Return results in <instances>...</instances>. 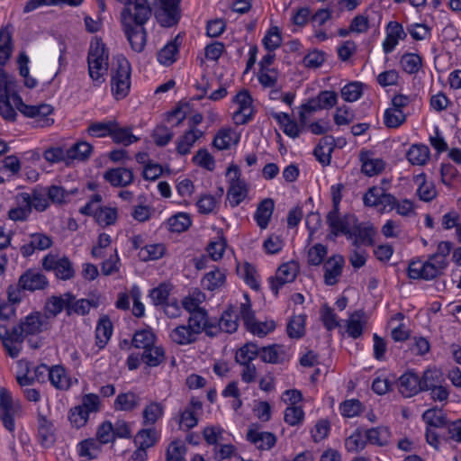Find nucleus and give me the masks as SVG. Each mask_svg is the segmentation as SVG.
Segmentation results:
<instances>
[{
    "label": "nucleus",
    "mask_w": 461,
    "mask_h": 461,
    "mask_svg": "<svg viewBox=\"0 0 461 461\" xmlns=\"http://www.w3.org/2000/svg\"><path fill=\"white\" fill-rule=\"evenodd\" d=\"M260 355V348L253 342H248L243 345L236 353L235 360L240 365L251 363Z\"/></svg>",
    "instance_id": "4c0bfd02"
},
{
    "label": "nucleus",
    "mask_w": 461,
    "mask_h": 461,
    "mask_svg": "<svg viewBox=\"0 0 461 461\" xmlns=\"http://www.w3.org/2000/svg\"><path fill=\"white\" fill-rule=\"evenodd\" d=\"M141 358L148 366H157L164 359V350L162 348L154 347L153 345L144 349Z\"/></svg>",
    "instance_id": "13d9d810"
},
{
    "label": "nucleus",
    "mask_w": 461,
    "mask_h": 461,
    "mask_svg": "<svg viewBox=\"0 0 461 461\" xmlns=\"http://www.w3.org/2000/svg\"><path fill=\"white\" fill-rule=\"evenodd\" d=\"M246 438L249 442L261 450H268L272 448L276 442V438L273 433L260 431L256 424H252L249 427Z\"/></svg>",
    "instance_id": "4468645a"
},
{
    "label": "nucleus",
    "mask_w": 461,
    "mask_h": 461,
    "mask_svg": "<svg viewBox=\"0 0 461 461\" xmlns=\"http://www.w3.org/2000/svg\"><path fill=\"white\" fill-rule=\"evenodd\" d=\"M196 332L187 324L179 325L170 332V339L177 345H189L196 341Z\"/></svg>",
    "instance_id": "393cba45"
},
{
    "label": "nucleus",
    "mask_w": 461,
    "mask_h": 461,
    "mask_svg": "<svg viewBox=\"0 0 461 461\" xmlns=\"http://www.w3.org/2000/svg\"><path fill=\"white\" fill-rule=\"evenodd\" d=\"M42 322L38 313L30 314L12 329V338L15 340H23L26 336L41 332Z\"/></svg>",
    "instance_id": "9b49d317"
},
{
    "label": "nucleus",
    "mask_w": 461,
    "mask_h": 461,
    "mask_svg": "<svg viewBox=\"0 0 461 461\" xmlns=\"http://www.w3.org/2000/svg\"><path fill=\"white\" fill-rule=\"evenodd\" d=\"M366 322L367 317L365 312L362 310L355 311L347 321L346 332L349 337L357 339L362 335Z\"/></svg>",
    "instance_id": "5701e85b"
},
{
    "label": "nucleus",
    "mask_w": 461,
    "mask_h": 461,
    "mask_svg": "<svg viewBox=\"0 0 461 461\" xmlns=\"http://www.w3.org/2000/svg\"><path fill=\"white\" fill-rule=\"evenodd\" d=\"M366 434L363 435L360 430H356L345 441V447L348 452H358L366 445Z\"/></svg>",
    "instance_id": "680f3d73"
},
{
    "label": "nucleus",
    "mask_w": 461,
    "mask_h": 461,
    "mask_svg": "<svg viewBox=\"0 0 461 461\" xmlns=\"http://www.w3.org/2000/svg\"><path fill=\"white\" fill-rule=\"evenodd\" d=\"M360 160L362 162L361 170L368 176H375L384 168V162L380 158H372L368 151H361Z\"/></svg>",
    "instance_id": "bb28decb"
},
{
    "label": "nucleus",
    "mask_w": 461,
    "mask_h": 461,
    "mask_svg": "<svg viewBox=\"0 0 461 461\" xmlns=\"http://www.w3.org/2000/svg\"><path fill=\"white\" fill-rule=\"evenodd\" d=\"M49 380L51 384L59 390H67L70 387L69 378L66 370L61 366H54L49 371Z\"/></svg>",
    "instance_id": "e433bc0d"
},
{
    "label": "nucleus",
    "mask_w": 461,
    "mask_h": 461,
    "mask_svg": "<svg viewBox=\"0 0 461 461\" xmlns=\"http://www.w3.org/2000/svg\"><path fill=\"white\" fill-rule=\"evenodd\" d=\"M186 446L184 441H172L166 451V461H185Z\"/></svg>",
    "instance_id": "c03bdc74"
},
{
    "label": "nucleus",
    "mask_w": 461,
    "mask_h": 461,
    "mask_svg": "<svg viewBox=\"0 0 461 461\" xmlns=\"http://www.w3.org/2000/svg\"><path fill=\"white\" fill-rule=\"evenodd\" d=\"M104 177L113 186H127L132 183L134 176L131 169L117 167L107 170Z\"/></svg>",
    "instance_id": "4be33fe9"
},
{
    "label": "nucleus",
    "mask_w": 461,
    "mask_h": 461,
    "mask_svg": "<svg viewBox=\"0 0 461 461\" xmlns=\"http://www.w3.org/2000/svg\"><path fill=\"white\" fill-rule=\"evenodd\" d=\"M400 64L408 74H416L422 66L421 58L415 53H405L402 56Z\"/></svg>",
    "instance_id": "49530a36"
},
{
    "label": "nucleus",
    "mask_w": 461,
    "mask_h": 461,
    "mask_svg": "<svg viewBox=\"0 0 461 461\" xmlns=\"http://www.w3.org/2000/svg\"><path fill=\"white\" fill-rule=\"evenodd\" d=\"M274 208L275 202L271 198H266L258 203L254 219L261 230L267 228Z\"/></svg>",
    "instance_id": "b1692460"
},
{
    "label": "nucleus",
    "mask_w": 461,
    "mask_h": 461,
    "mask_svg": "<svg viewBox=\"0 0 461 461\" xmlns=\"http://www.w3.org/2000/svg\"><path fill=\"white\" fill-rule=\"evenodd\" d=\"M72 299V294L68 293L60 296H51L45 304V313L48 317H56L64 309L68 312V300Z\"/></svg>",
    "instance_id": "a878e982"
},
{
    "label": "nucleus",
    "mask_w": 461,
    "mask_h": 461,
    "mask_svg": "<svg viewBox=\"0 0 461 461\" xmlns=\"http://www.w3.org/2000/svg\"><path fill=\"white\" fill-rule=\"evenodd\" d=\"M398 387L404 397H411L421 391L420 377L413 372H407L399 378Z\"/></svg>",
    "instance_id": "a211bd4d"
},
{
    "label": "nucleus",
    "mask_w": 461,
    "mask_h": 461,
    "mask_svg": "<svg viewBox=\"0 0 461 461\" xmlns=\"http://www.w3.org/2000/svg\"><path fill=\"white\" fill-rule=\"evenodd\" d=\"M113 333V324L107 316L100 318L96 329L95 339L99 348H103L110 339Z\"/></svg>",
    "instance_id": "f704fd0d"
},
{
    "label": "nucleus",
    "mask_w": 461,
    "mask_h": 461,
    "mask_svg": "<svg viewBox=\"0 0 461 461\" xmlns=\"http://www.w3.org/2000/svg\"><path fill=\"white\" fill-rule=\"evenodd\" d=\"M163 413L164 406L160 402H152L143 410V421L145 424H154L162 417Z\"/></svg>",
    "instance_id": "3c124183"
},
{
    "label": "nucleus",
    "mask_w": 461,
    "mask_h": 461,
    "mask_svg": "<svg viewBox=\"0 0 461 461\" xmlns=\"http://www.w3.org/2000/svg\"><path fill=\"white\" fill-rule=\"evenodd\" d=\"M174 137L173 131L164 125L157 126L153 132L152 138L157 146L164 147L167 145Z\"/></svg>",
    "instance_id": "338daca9"
},
{
    "label": "nucleus",
    "mask_w": 461,
    "mask_h": 461,
    "mask_svg": "<svg viewBox=\"0 0 461 461\" xmlns=\"http://www.w3.org/2000/svg\"><path fill=\"white\" fill-rule=\"evenodd\" d=\"M239 316L237 312L230 307L221 314V319L216 325V334L218 331H224L227 333L235 332L239 327Z\"/></svg>",
    "instance_id": "c756f323"
},
{
    "label": "nucleus",
    "mask_w": 461,
    "mask_h": 461,
    "mask_svg": "<svg viewBox=\"0 0 461 461\" xmlns=\"http://www.w3.org/2000/svg\"><path fill=\"white\" fill-rule=\"evenodd\" d=\"M298 271L299 266L295 261L285 263L277 268L276 276L269 279L270 288L276 296L282 286L295 280Z\"/></svg>",
    "instance_id": "1a4fd4ad"
},
{
    "label": "nucleus",
    "mask_w": 461,
    "mask_h": 461,
    "mask_svg": "<svg viewBox=\"0 0 461 461\" xmlns=\"http://www.w3.org/2000/svg\"><path fill=\"white\" fill-rule=\"evenodd\" d=\"M38 437L44 447H50L55 441L53 424L42 415L38 418Z\"/></svg>",
    "instance_id": "c85d7f7f"
},
{
    "label": "nucleus",
    "mask_w": 461,
    "mask_h": 461,
    "mask_svg": "<svg viewBox=\"0 0 461 461\" xmlns=\"http://www.w3.org/2000/svg\"><path fill=\"white\" fill-rule=\"evenodd\" d=\"M93 147L86 141H79L68 148V160H85L87 159L92 152Z\"/></svg>",
    "instance_id": "37998d69"
},
{
    "label": "nucleus",
    "mask_w": 461,
    "mask_h": 461,
    "mask_svg": "<svg viewBox=\"0 0 461 461\" xmlns=\"http://www.w3.org/2000/svg\"><path fill=\"white\" fill-rule=\"evenodd\" d=\"M177 37L168 42L163 49L158 53V60L160 64L169 66L176 61V57L178 52Z\"/></svg>",
    "instance_id": "79ce46f5"
},
{
    "label": "nucleus",
    "mask_w": 461,
    "mask_h": 461,
    "mask_svg": "<svg viewBox=\"0 0 461 461\" xmlns=\"http://www.w3.org/2000/svg\"><path fill=\"white\" fill-rule=\"evenodd\" d=\"M367 441L373 445L384 447L389 444L391 432L385 426H379L366 430Z\"/></svg>",
    "instance_id": "72a5a7b5"
},
{
    "label": "nucleus",
    "mask_w": 461,
    "mask_h": 461,
    "mask_svg": "<svg viewBox=\"0 0 461 461\" xmlns=\"http://www.w3.org/2000/svg\"><path fill=\"white\" fill-rule=\"evenodd\" d=\"M44 158L50 163L65 162L70 165L68 160V149H65L61 147H52L44 151Z\"/></svg>",
    "instance_id": "052dcab7"
},
{
    "label": "nucleus",
    "mask_w": 461,
    "mask_h": 461,
    "mask_svg": "<svg viewBox=\"0 0 461 461\" xmlns=\"http://www.w3.org/2000/svg\"><path fill=\"white\" fill-rule=\"evenodd\" d=\"M226 247V239L222 236H220L215 240H212L208 244L206 251L212 260L217 261L222 258Z\"/></svg>",
    "instance_id": "e2e57ef3"
},
{
    "label": "nucleus",
    "mask_w": 461,
    "mask_h": 461,
    "mask_svg": "<svg viewBox=\"0 0 461 461\" xmlns=\"http://www.w3.org/2000/svg\"><path fill=\"white\" fill-rule=\"evenodd\" d=\"M77 193V188H73L71 190H66L62 186L59 185H50L46 194L49 201H51L53 203L62 204L70 201L72 195Z\"/></svg>",
    "instance_id": "c9c22d12"
},
{
    "label": "nucleus",
    "mask_w": 461,
    "mask_h": 461,
    "mask_svg": "<svg viewBox=\"0 0 461 461\" xmlns=\"http://www.w3.org/2000/svg\"><path fill=\"white\" fill-rule=\"evenodd\" d=\"M117 218L118 212L116 208L100 206L95 213V220L102 228L113 224Z\"/></svg>",
    "instance_id": "a19ab883"
},
{
    "label": "nucleus",
    "mask_w": 461,
    "mask_h": 461,
    "mask_svg": "<svg viewBox=\"0 0 461 461\" xmlns=\"http://www.w3.org/2000/svg\"><path fill=\"white\" fill-rule=\"evenodd\" d=\"M14 77L9 75L4 68H0V99L11 98L14 95H19L15 91Z\"/></svg>",
    "instance_id": "ea45409f"
},
{
    "label": "nucleus",
    "mask_w": 461,
    "mask_h": 461,
    "mask_svg": "<svg viewBox=\"0 0 461 461\" xmlns=\"http://www.w3.org/2000/svg\"><path fill=\"white\" fill-rule=\"evenodd\" d=\"M406 32L402 24L397 22H390L386 27V37L383 42L384 53H391L399 42V40L406 38Z\"/></svg>",
    "instance_id": "f3484780"
},
{
    "label": "nucleus",
    "mask_w": 461,
    "mask_h": 461,
    "mask_svg": "<svg viewBox=\"0 0 461 461\" xmlns=\"http://www.w3.org/2000/svg\"><path fill=\"white\" fill-rule=\"evenodd\" d=\"M52 245V240L50 236L42 232H33L30 235V240L22 248V253L25 257L31 256L36 249L44 250Z\"/></svg>",
    "instance_id": "aec40b11"
},
{
    "label": "nucleus",
    "mask_w": 461,
    "mask_h": 461,
    "mask_svg": "<svg viewBox=\"0 0 461 461\" xmlns=\"http://www.w3.org/2000/svg\"><path fill=\"white\" fill-rule=\"evenodd\" d=\"M406 158L412 166L423 167L430 159L429 148L422 143L412 144L406 152Z\"/></svg>",
    "instance_id": "412c9836"
},
{
    "label": "nucleus",
    "mask_w": 461,
    "mask_h": 461,
    "mask_svg": "<svg viewBox=\"0 0 461 461\" xmlns=\"http://www.w3.org/2000/svg\"><path fill=\"white\" fill-rule=\"evenodd\" d=\"M233 102L239 105L233 113V120L237 125L248 123L253 116L252 97L248 90L240 91L233 98Z\"/></svg>",
    "instance_id": "9d476101"
},
{
    "label": "nucleus",
    "mask_w": 461,
    "mask_h": 461,
    "mask_svg": "<svg viewBox=\"0 0 461 461\" xmlns=\"http://www.w3.org/2000/svg\"><path fill=\"white\" fill-rule=\"evenodd\" d=\"M363 85L358 82H352L346 85L341 89V96L347 102H355L358 100L363 94Z\"/></svg>",
    "instance_id": "774afa93"
},
{
    "label": "nucleus",
    "mask_w": 461,
    "mask_h": 461,
    "mask_svg": "<svg viewBox=\"0 0 461 461\" xmlns=\"http://www.w3.org/2000/svg\"><path fill=\"white\" fill-rule=\"evenodd\" d=\"M260 357L266 363L280 364L289 358L288 349L277 344L263 347L260 348Z\"/></svg>",
    "instance_id": "6ab92c4d"
},
{
    "label": "nucleus",
    "mask_w": 461,
    "mask_h": 461,
    "mask_svg": "<svg viewBox=\"0 0 461 461\" xmlns=\"http://www.w3.org/2000/svg\"><path fill=\"white\" fill-rule=\"evenodd\" d=\"M20 405L13 400L11 393L5 387L0 388V420L4 427L13 432L15 429L14 416Z\"/></svg>",
    "instance_id": "0eeeda50"
},
{
    "label": "nucleus",
    "mask_w": 461,
    "mask_h": 461,
    "mask_svg": "<svg viewBox=\"0 0 461 461\" xmlns=\"http://www.w3.org/2000/svg\"><path fill=\"white\" fill-rule=\"evenodd\" d=\"M225 282V275L220 270H213L207 273L202 280L204 289L213 291L221 287Z\"/></svg>",
    "instance_id": "4d7b16f0"
},
{
    "label": "nucleus",
    "mask_w": 461,
    "mask_h": 461,
    "mask_svg": "<svg viewBox=\"0 0 461 461\" xmlns=\"http://www.w3.org/2000/svg\"><path fill=\"white\" fill-rule=\"evenodd\" d=\"M131 64L122 55L113 58L111 68V88L113 96L117 99H123L131 87Z\"/></svg>",
    "instance_id": "7ed1b4c3"
},
{
    "label": "nucleus",
    "mask_w": 461,
    "mask_h": 461,
    "mask_svg": "<svg viewBox=\"0 0 461 461\" xmlns=\"http://www.w3.org/2000/svg\"><path fill=\"white\" fill-rule=\"evenodd\" d=\"M123 4L121 12L122 31L136 52H141L147 42L145 23L152 15V8L148 0H117Z\"/></svg>",
    "instance_id": "f257e3e1"
},
{
    "label": "nucleus",
    "mask_w": 461,
    "mask_h": 461,
    "mask_svg": "<svg viewBox=\"0 0 461 461\" xmlns=\"http://www.w3.org/2000/svg\"><path fill=\"white\" fill-rule=\"evenodd\" d=\"M447 265L448 261H443L430 255L423 263L411 261L408 267V276L411 279L433 280L443 275Z\"/></svg>",
    "instance_id": "20e7f679"
},
{
    "label": "nucleus",
    "mask_w": 461,
    "mask_h": 461,
    "mask_svg": "<svg viewBox=\"0 0 461 461\" xmlns=\"http://www.w3.org/2000/svg\"><path fill=\"white\" fill-rule=\"evenodd\" d=\"M346 239L351 242L354 249L361 250V247L373 246L374 238L371 232H342Z\"/></svg>",
    "instance_id": "a18cd8bd"
},
{
    "label": "nucleus",
    "mask_w": 461,
    "mask_h": 461,
    "mask_svg": "<svg viewBox=\"0 0 461 461\" xmlns=\"http://www.w3.org/2000/svg\"><path fill=\"white\" fill-rule=\"evenodd\" d=\"M55 276L61 280H68L74 277L75 270L72 262L66 257L59 258Z\"/></svg>",
    "instance_id": "0e129e2a"
},
{
    "label": "nucleus",
    "mask_w": 461,
    "mask_h": 461,
    "mask_svg": "<svg viewBox=\"0 0 461 461\" xmlns=\"http://www.w3.org/2000/svg\"><path fill=\"white\" fill-rule=\"evenodd\" d=\"M406 121V114L393 107H389L384 111V122L388 128H398Z\"/></svg>",
    "instance_id": "09e8293b"
},
{
    "label": "nucleus",
    "mask_w": 461,
    "mask_h": 461,
    "mask_svg": "<svg viewBox=\"0 0 461 461\" xmlns=\"http://www.w3.org/2000/svg\"><path fill=\"white\" fill-rule=\"evenodd\" d=\"M18 199L23 200V203L28 202L30 212H32V208L43 212L49 207L47 194L36 190L33 191L32 195L27 193H22L18 195Z\"/></svg>",
    "instance_id": "cd10ccee"
},
{
    "label": "nucleus",
    "mask_w": 461,
    "mask_h": 461,
    "mask_svg": "<svg viewBox=\"0 0 461 461\" xmlns=\"http://www.w3.org/2000/svg\"><path fill=\"white\" fill-rule=\"evenodd\" d=\"M327 222L331 230H374L373 226H361L352 213L342 215L339 209L331 210L327 215Z\"/></svg>",
    "instance_id": "423d86ee"
},
{
    "label": "nucleus",
    "mask_w": 461,
    "mask_h": 461,
    "mask_svg": "<svg viewBox=\"0 0 461 461\" xmlns=\"http://www.w3.org/2000/svg\"><path fill=\"white\" fill-rule=\"evenodd\" d=\"M422 419L430 427L440 428L447 424V420L440 409L431 408L422 414Z\"/></svg>",
    "instance_id": "8fccbe9b"
},
{
    "label": "nucleus",
    "mask_w": 461,
    "mask_h": 461,
    "mask_svg": "<svg viewBox=\"0 0 461 461\" xmlns=\"http://www.w3.org/2000/svg\"><path fill=\"white\" fill-rule=\"evenodd\" d=\"M416 180H421L420 183L419 188L417 189V194L420 200L424 202H430L437 195V191L432 183H429L425 180V174H420L416 176Z\"/></svg>",
    "instance_id": "5fc2aeb1"
},
{
    "label": "nucleus",
    "mask_w": 461,
    "mask_h": 461,
    "mask_svg": "<svg viewBox=\"0 0 461 461\" xmlns=\"http://www.w3.org/2000/svg\"><path fill=\"white\" fill-rule=\"evenodd\" d=\"M305 317L302 314L291 318L287 324V334L290 338L299 339L304 334Z\"/></svg>",
    "instance_id": "bf43d9fd"
},
{
    "label": "nucleus",
    "mask_w": 461,
    "mask_h": 461,
    "mask_svg": "<svg viewBox=\"0 0 461 461\" xmlns=\"http://www.w3.org/2000/svg\"><path fill=\"white\" fill-rule=\"evenodd\" d=\"M227 176H230V186L228 189V197L233 206L240 204L248 194L247 185L240 179V171L235 165H230L227 170Z\"/></svg>",
    "instance_id": "6e6552de"
},
{
    "label": "nucleus",
    "mask_w": 461,
    "mask_h": 461,
    "mask_svg": "<svg viewBox=\"0 0 461 461\" xmlns=\"http://www.w3.org/2000/svg\"><path fill=\"white\" fill-rule=\"evenodd\" d=\"M188 325L196 332L197 335L204 331L208 336L216 335V324L209 321L207 312L203 308L190 313Z\"/></svg>",
    "instance_id": "f8f14e48"
},
{
    "label": "nucleus",
    "mask_w": 461,
    "mask_h": 461,
    "mask_svg": "<svg viewBox=\"0 0 461 461\" xmlns=\"http://www.w3.org/2000/svg\"><path fill=\"white\" fill-rule=\"evenodd\" d=\"M140 404V397L132 393H119L114 401V408L118 411H131Z\"/></svg>",
    "instance_id": "473e14b6"
},
{
    "label": "nucleus",
    "mask_w": 461,
    "mask_h": 461,
    "mask_svg": "<svg viewBox=\"0 0 461 461\" xmlns=\"http://www.w3.org/2000/svg\"><path fill=\"white\" fill-rule=\"evenodd\" d=\"M114 125L115 121L92 122L87 128V132L90 136L95 138L110 136Z\"/></svg>",
    "instance_id": "6e6d98bb"
},
{
    "label": "nucleus",
    "mask_w": 461,
    "mask_h": 461,
    "mask_svg": "<svg viewBox=\"0 0 461 461\" xmlns=\"http://www.w3.org/2000/svg\"><path fill=\"white\" fill-rule=\"evenodd\" d=\"M181 0H155V16L163 27L176 25L181 17L179 3Z\"/></svg>",
    "instance_id": "39448f33"
},
{
    "label": "nucleus",
    "mask_w": 461,
    "mask_h": 461,
    "mask_svg": "<svg viewBox=\"0 0 461 461\" xmlns=\"http://www.w3.org/2000/svg\"><path fill=\"white\" fill-rule=\"evenodd\" d=\"M109 53L101 39L92 40L87 54L88 74L95 86L105 81L109 68Z\"/></svg>",
    "instance_id": "f03ea898"
},
{
    "label": "nucleus",
    "mask_w": 461,
    "mask_h": 461,
    "mask_svg": "<svg viewBox=\"0 0 461 461\" xmlns=\"http://www.w3.org/2000/svg\"><path fill=\"white\" fill-rule=\"evenodd\" d=\"M421 391H429L432 387L440 384L443 381L442 374L437 369H428L423 373L421 378H420Z\"/></svg>",
    "instance_id": "864d4df0"
},
{
    "label": "nucleus",
    "mask_w": 461,
    "mask_h": 461,
    "mask_svg": "<svg viewBox=\"0 0 461 461\" xmlns=\"http://www.w3.org/2000/svg\"><path fill=\"white\" fill-rule=\"evenodd\" d=\"M203 136V131L200 130L187 131L176 142L177 153L184 156L190 153L191 148L195 141Z\"/></svg>",
    "instance_id": "7c9ffc66"
},
{
    "label": "nucleus",
    "mask_w": 461,
    "mask_h": 461,
    "mask_svg": "<svg viewBox=\"0 0 461 461\" xmlns=\"http://www.w3.org/2000/svg\"><path fill=\"white\" fill-rule=\"evenodd\" d=\"M13 102L19 112L30 118L46 117L53 112L52 106L47 104H41L39 105L25 104L19 95H13Z\"/></svg>",
    "instance_id": "2eb2a0df"
},
{
    "label": "nucleus",
    "mask_w": 461,
    "mask_h": 461,
    "mask_svg": "<svg viewBox=\"0 0 461 461\" xmlns=\"http://www.w3.org/2000/svg\"><path fill=\"white\" fill-rule=\"evenodd\" d=\"M110 136L115 143L123 146H129L139 140V138L132 134L131 128L119 127L116 122Z\"/></svg>",
    "instance_id": "58836bf2"
},
{
    "label": "nucleus",
    "mask_w": 461,
    "mask_h": 461,
    "mask_svg": "<svg viewBox=\"0 0 461 461\" xmlns=\"http://www.w3.org/2000/svg\"><path fill=\"white\" fill-rule=\"evenodd\" d=\"M172 285L162 283L158 287L153 288L149 293V297L154 305H164L168 302Z\"/></svg>",
    "instance_id": "de8ad7c7"
},
{
    "label": "nucleus",
    "mask_w": 461,
    "mask_h": 461,
    "mask_svg": "<svg viewBox=\"0 0 461 461\" xmlns=\"http://www.w3.org/2000/svg\"><path fill=\"white\" fill-rule=\"evenodd\" d=\"M156 337L151 330H141L134 333L132 345L137 348L146 349L155 343Z\"/></svg>",
    "instance_id": "603ef678"
},
{
    "label": "nucleus",
    "mask_w": 461,
    "mask_h": 461,
    "mask_svg": "<svg viewBox=\"0 0 461 461\" xmlns=\"http://www.w3.org/2000/svg\"><path fill=\"white\" fill-rule=\"evenodd\" d=\"M169 230H187L192 224L188 213L179 212L168 219Z\"/></svg>",
    "instance_id": "69168bd1"
},
{
    "label": "nucleus",
    "mask_w": 461,
    "mask_h": 461,
    "mask_svg": "<svg viewBox=\"0 0 461 461\" xmlns=\"http://www.w3.org/2000/svg\"><path fill=\"white\" fill-rule=\"evenodd\" d=\"M98 303L95 300L79 299L76 300L72 294V299L68 300V315L77 314L86 315L91 308H97Z\"/></svg>",
    "instance_id": "2f4dec72"
},
{
    "label": "nucleus",
    "mask_w": 461,
    "mask_h": 461,
    "mask_svg": "<svg viewBox=\"0 0 461 461\" xmlns=\"http://www.w3.org/2000/svg\"><path fill=\"white\" fill-rule=\"evenodd\" d=\"M22 287L30 292L42 290L49 285L47 277L35 270L29 269L19 277Z\"/></svg>",
    "instance_id": "dca6fc26"
},
{
    "label": "nucleus",
    "mask_w": 461,
    "mask_h": 461,
    "mask_svg": "<svg viewBox=\"0 0 461 461\" xmlns=\"http://www.w3.org/2000/svg\"><path fill=\"white\" fill-rule=\"evenodd\" d=\"M345 265L344 258L340 255H334L324 262V283L327 285H334L339 282Z\"/></svg>",
    "instance_id": "ddd939ff"
}]
</instances>
